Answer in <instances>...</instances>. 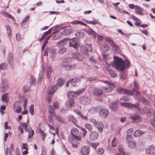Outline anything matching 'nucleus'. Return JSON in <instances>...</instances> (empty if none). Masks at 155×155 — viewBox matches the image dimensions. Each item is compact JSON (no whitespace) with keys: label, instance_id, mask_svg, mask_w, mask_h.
<instances>
[{"label":"nucleus","instance_id":"nucleus-45","mask_svg":"<svg viewBox=\"0 0 155 155\" xmlns=\"http://www.w3.org/2000/svg\"><path fill=\"white\" fill-rule=\"evenodd\" d=\"M140 101H142L143 102V104L145 105L150 106V102L144 98H141L140 100Z\"/></svg>","mask_w":155,"mask_h":155},{"label":"nucleus","instance_id":"nucleus-61","mask_svg":"<svg viewBox=\"0 0 155 155\" xmlns=\"http://www.w3.org/2000/svg\"><path fill=\"white\" fill-rule=\"evenodd\" d=\"M97 78L95 77H90L87 78V80L90 81H95L97 80Z\"/></svg>","mask_w":155,"mask_h":155},{"label":"nucleus","instance_id":"nucleus-22","mask_svg":"<svg viewBox=\"0 0 155 155\" xmlns=\"http://www.w3.org/2000/svg\"><path fill=\"white\" fill-rule=\"evenodd\" d=\"M49 116H51V117H54L55 116L54 108L51 106H49L48 109Z\"/></svg>","mask_w":155,"mask_h":155},{"label":"nucleus","instance_id":"nucleus-32","mask_svg":"<svg viewBox=\"0 0 155 155\" xmlns=\"http://www.w3.org/2000/svg\"><path fill=\"white\" fill-rule=\"evenodd\" d=\"M71 23L75 25L80 24L84 26H86L87 25L86 24L84 23L81 21L78 20H76L74 21H71Z\"/></svg>","mask_w":155,"mask_h":155},{"label":"nucleus","instance_id":"nucleus-1","mask_svg":"<svg viewBox=\"0 0 155 155\" xmlns=\"http://www.w3.org/2000/svg\"><path fill=\"white\" fill-rule=\"evenodd\" d=\"M114 67L118 71H123L125 68H127L130 65V62L127 59L124 61L121 58L116 57H114Z\"/></svg>","mask_w":155,"mask_h":155},{"label":"nucleus","instance_id":"nucleus-59","mask_svg":"<svg viewBox=\"0 0 155 155\" xmlns=\"http://www.w3.org/2000/svg\"><path fill=\"white\" fill-rule=\"evenodd\" d=\"M99 144L98 143H92L90 144V146L93 148L95 149L97 147L98 145Z\"/></svg>","mask_w":155,"mask_h":155},{"label":"nucleus","instance_id":"nucleus-23","mask_svg":"<svg viewBox=\"0 0 155 155\" xmlns=\"http://www.w3.org/2000/svg\"><path fill=\"white\" fill-rule=\"evenodd\" d=\"M65 82L64 79L62 78H59L57 81V83L55 84H57V86L61 87L63 85Z\"/></svg>","mask_w":155,"mask_h":155},{"label":"nucleus","instance_id":"nucleus-36","mask_svg":"<svg viewBox=\"0 0 155 155\" xmlns=\"http://www.w3.org/2000/svg\"><path fill=\"white\" fill-rule=\"evenodd\" d=\"M73 32V30L71 29H66L64 30V34L66 35H68L71 34Z\"/></svg>","mask_w":155,"mask_h":155},{"label":"nucleus","instance_id":"nucleus-55","mask_svg":"<svg viewBox=\"0 0 155 155\" xmlns=\"http://www.w3.org/2000/svg\"><path fill=\"white\" fill-rule=\"evenodd\" d=\"M53 117H51V116H48V120L50 123L52 125H54V119L53 118Z\"/></svg>","mask_w":155,"mask_h":155},{"label":"nucleus","instance_id":"nucleus-63","mask_svg":"<svg viewBox=\"0 0 155 155\" xmlns=\"http://www.w3.org/2000/svg\"><path fill=\"white\" fill-rule=\"evenodd\" d=\"M89 61L92 63L95 64L96 63V61L94 57H91L89 60Z\"/></svg>","mask_w":155,"mask_h":155},{"label":"nucleus","instance_id":"nucleus-17","mask_svg":"<svg viewBox=\"0 0 155 155\" xmlns=\"http://www.w3.org/2000/svg\"><path fill=\"white\" fill-rule=\"evenodd\" d=\"M101 88L102 89L103 92L105 93L110 92L112 91L113 90V87L110 84L107 87L102 86Z\"/></svg>","mask_w":155,"mask_h":155},{"label":"nucleus","instance_id":"nucleus-28","mask_svg":"<svg viewBox=\"0 0 155 155\" xmlns=\"http://www.w3.org/2000/svg\"><path fill=\"white\" fill-rule=\"evenodd\" d=\"M138 90H136L135 89H133L131 91H132L133 92V94L131 95H133L134 94H135V96L136 97L135 98L136 99L137 98V97H139L140 95V93L138 91Z\"/></svg>","mask_w":155,"mask_h":155},{"label":"nucleus","instance_id":"nucleus-35","mask_svg":"<svg viewBox=\"0 0 155 155\" xmlns=\"http://www.w3.org/2000/svg\"><path fill=\"white\" fill-rule=\"evenodd\" d=\"M74 92H69L68 94V97L70 100H74L73 98L74 96Z\"/></svg>","mask_w":155,"mask_h":155},{"label":"nucleus","instance_id":"nucleus-27","mask_svg":"<svg viewBox=\"0 0 155 155\" xmlns=\"http://www.w3.org/2000/svg\"><path fill=\"white\" fill-rule=\"evenodd\" d=\"M2 101L6 103H8L9 101V99L8 98V94L5 93L4 94L2 97Z\"/></svg>","mask_w":155,"mask_h":155},{"label":"nucleus","instance_id":"nucleus-29","mask_svg":"<svg viewBox=\"0 0 155 155\" xmlns=\"http://www.w3.org/2000/svg\"><path fill=\"white\" fill-rule=\"evenodd\" d=\"M55 119L56 120L58 121L60 123L63 124H64L66 123L65 119L60 116H56Z\"/></svg>","mask_w":155,"mask_h":155},{"label":"nucleus","instance_id":"nucleus-10","mask_svg":"<svg viewBox=\"0 0 155 155\" xmlns=\"http://www.w3.org/2000/svg\"><path fill=\"white\" fill-rule=\"evenodd\" d=\"M13 109L17 113H19L22 110L20 107V103L18 102H16L13 104Z\"/></svg>","mask_w":155,"mask_h":155},{"label":"nucleus","instance_id":"nucleus-7","mask_svg":"<svg viewBox=\"0 0 155 155\" xmlns=\"http://www.w3.org/2000/svg\"><path fill=\"white\" fill-rule=\"evenodd\" d=\"M132 122L137 123L140 122L142 120L141 117L139 115L134 114L130 117Z\"/></svg>","mask_w":155,"mask_h":155},{"label":"nucleus","instance_id":"nucleus-58","mask_svg":"<svg viewBox=\"0 0 155 155\" xmlns=\"http://www.w3.org/2000/svg\"><path fill=\"white\" fill-rule=\"evenodd\" d=\"M44 78V76L43 74H40L39 76L38 77V83H41L42 79Z\"/></svg>","mask_w":155,"mask_h":155},{"label":"nucleus","instance_id":"nucleus-26","mask_svg":"<svg viewBox=\"0 0 155 155\" xmlns=\"http://www.w3.org/2000/svg\"><path fill=\"white\" fill-rule=\"evenodd\" d=\"M143 110L144 113L146 114L147 117H150L152 115L150 109L147 107H144Z\"/></svg>","mask_w":155,"mask_h":155},{"label":"nucleus","instance_id":"nucleus-39","mask_svg":"<svg viewBox=\"0 0 155 155\" xmlns=\"http://www.w3.org/2000/svg\"><path fill=\"white\" fill-rule=\"evenodd\" d=\"M110 107L112 110L115 111L117 109L116 104L115 103H111L110 105Z\"/></svg>","mask_w":155,"mask_h":155},{"label":"nucleus","instance_id":"nucleus-3","mask_svg":"<svg viewBox=\"0 0 155 155\" xmlns=\"http://www.w3.org/2000/svg\"><path fill=\"white\" fill-rule=\"evenodd\" d=\"M71 135L68 137V140L71 143H74L76 140H81L79 134L78 129L76 128H73L71 130Z\"/></svg>","mask_w":155,"mask_h":155},{"label":"nucleus","instance_id":"nucleus-56","mask_svg":"<svg viewBox=\"0 0 155 155\" xmlns=\"http://www.w3.org/2000/svg\"><path fill=\"white\" fill-rule=\"evenodd\" d=\"M118 152L123 154L125 153L124 151L123 148L122 146H120L118 147Z\"/></svg>","mask_w":155,"mask_h":155},{"label":"nucleus","instance_id":"nucleus-21","mask_svg":"<svg viewBox=\"0 0 155 155\" xmlns=\"http://www.w3.org/2000/svg\"><path fill=\"white\" fill-rule=\"evenodd\" d=\"M71 82V83L72 85L73 86H76V84L81 81V80L80 78H74L70 80Z\"/></svg>","mask_w":155,"mask_h":155},{"label":"nucleus","instance_id":"nucleus-43","mask_svg":"<svg viewBox=\"0 0 155 155\" xmlns=\"http://www.w3.org/2000/svg\"><path fill=\"white\" fill-rule=\"evenodd\" d=\"M28 132H29L28 138H30L34 134V131L31 128H30L28 129Z\"/></svg>","mask_w":155,"mask_h":155},{"label":"nucleus","instance_id":"nucleus-6","mask_svg":"<svg viewBox=\"0 0 155 155\" xmlns=\"http://www.w3.org/2000/svg\"><path fill=\"white\" fill-rule=\"evenodd\" d=\"M90 88L93 89L92 93L95 96H100L102 95L103 93L102 89L101 87L100 88L95 87L94 86H91Z\"/></svg>","mask_w":155,"mask_h":155},{"label":"nucleus","instance_id":"nucleus-18","mask_svg":"<svg viewBox=\"0 0 155 155\" xmlns=\"http://www.w3.org/2000/svg\"><path fill=\"white\" fill-rule=\"evenodd\" d=\"M120 105L123 106H124L126 107L130 108L134 107L136 108L137 107V105L135 104H131L129 103L128 102H125V103H121Z\"/></svg>","mask_w":155,"mask_h":155},{"label":"nucleus","instance_id":"nucleus-13","mask_svg":"<svg viewBox=\"0 0 155 155\" xmlns=\"http://www.w3.org/2000/svg\"><path fill=\"white\" fill-rule=\"evenodd\" d=\"M135 9L136 13L140 15H143V11L144 10L143 8L140 7L138 5H136Z\"/></svg>","mask_w":155,"mask_h":155},{"label":"nucleus","instance_id":"nucleus-51","mask_svg":"<svg viewBox=\"0 0 155 155\" xmlns=\"http://www.w3.org/2000/svg\"><path fill=\"white\" fill-rule=\"evenodd\" d=\"M75 35L77 38H80L82 36H85V34L82 32H77L75 34Z\"/></svg>","mask_w":155,"mask_h":155},{"label":"nucleus","instance_id":"nucleus-24","mask_svg":"<svg viewBox=\"0 0 155 155\" xmlns=\"http://www.w3.org/2000/svg\"><path fill=\"white\" fill-rule=\"evenodd\" d=\"M74 104V100H69L66 101L65 104L67 107H71Z\"/></svg>","mask_w":155,"mask_h":155},{"label":"nucleus","instance_id":"nucleus-62","mask_svg":"<svg viewBox=\"0 0 155 155\" xmlns=\"http://www.w3.org/2000/svg\"><path fill=\"white\" fill-rule=\"evenodd\" d=\"M5 153L6 155H12L11 152L8 147L6 149Z\"/></svg>","mask_w":155,"mask_h":155},{"label":"nucleus","instance_id":"nucleus-42","mask_svg":"<svg viewBox=\"0 0 155 155\" xmlns=\"http://www.w3.org/2000/svg\"><path fill=\"white\" fill-rule=\"evenodd\" d=\"M55 51L53 49H51L49 51V56L51 59H53L55 55Z\"/></svg>","mask_w":155,"mask_h":155},{"label":"nucleus","instance_id":"nucleus-41","mask_svg":"<svg viewBox=\"0 0 155 155\" xmlns=\"http://www.w3.org/2000/svg\"><path fill=\"white\" fill-rule=\"evenodd\" d=\"M118 142V140L114 137L112 142V145L113 147H114L116 146Z\"/></svg>","mask_w":155,"mask_h":155},{"label":"nucleus","instance_id":"nucleus-34","mask_svg":"<svg viewBox=\"0 0 155 155\" xmlns=\"http://www.w3.org/2000/svg\"><path fill=\"white\" fill-rule=\"evenodd\" d=\"M6 28L7 29V32L8 34V36L9 37V39L11 38V29L8 25H7L6 26Z\"/></svg>","mask_w":155,"mask_h":155},{"label":"nucleus","instance_id":"nucleus-57","mask_svg":"<svg viewBox=\"0 0 155 155\" xmlns=\"http://www.w3.org/2000/svg\"><path fill=\"white\" fill-rule=\"evenodd\" d=\"M66 50V49L65 48H61L58 51V53L60 54H63L65 53Z\"/></svg>","mask_w":155,"mask_h":155},{"label":"nucleus","instance_id":"nucleus-50","mask_svg":"<svg viewBox=\"0 0 155 155\" xmlns=\"http://www.w3.org/2000/svg\"><path fill=\"white\" fill-rule=\"evenodd\" d=\"M66 40L64 39L58 42L57 45L58 46H59L60 45L61 46H63L66 43Z\"/></svg>","mask_w":155,"mask_h":155},{"label":"nucleus","instance_id":"nucleus-20","mask_svg":"<svg viewBox=\"0 0 155 155\" xmlns=\"http://www.w3.org/2000/svg\"><path fill=\"white\" fill-rule=\"evenodd\" d=\"M13 54L12 53H10L8 54V60L9 64L11 66H12L13 64Z\"/></svg>","mask_w":155,"mask_h":155},{"label":"nucleus","instance_id":"nucleus-44","mask_svg":"<svg viewBox=\"0 0 155 155\" xmlns=\"http://www.w3.org/2000/svg\"><path fill=\"white\" fill-rule=\"evenodd\" d=\"M74 58L77 59L78 61H81L83 59L82 58H80V56L79 54L76 53L73 56Z\"/></svg>","mask_w":155,"mask_h":155},{"label":"nucleus","instance_id":"nucleus-48","mask_svg":"<svg viewBox=\"0 0 155 155\" xmlns=\"http://www.w3.org/2000/svg\"><path fill=\"white\" fill-rule=\"evenodd\" d=\"M29 112L32 115L34 114V105L31 104L30 106V109L29 110Z\"/></svg>","mask_w":155,"mask_h":155},{"label":"nucleus","instance_id":"nucleus-47","mask_svg":"<svg viewBox=\"0 0 155 155\" xmlns=\"http://www.w3.org/2000/svg\"><path fill=\"white\" fill-rule=\"evenodd\" d=\"M36 79L33 76H31L29 78V83L31 85H33L35 82Z\"/></svg>","mask_w":155,"mask_h":155},{"label":"nucleus","instance_id":"nucleus-53","mask_svg":"<svg viewBox=\"0 0 155 155\" xmlns=\"http://www.w3.org/2000/svg\"><path fill=\"white\" fill-rule=\"evenodd\" d=\"M95 109L96 112H100V110L102 109V107L100 105H97V106L94 107Z\"/></svg>","mask_w":155,"mask_h":155},{"label":"nucleus","instance_id":"nucleus-8","mask_svg":"<svg viewBox=\"0 0 155 155\" xmlns=\"http://www.w3.org/2000/svg\"><path fill=\"white\" fill-rule=\"evenodd\" d=\"M117 91L118 93L120 94H125L128 95H132L133 92L130 90H126L121 88H119L117 89Z\"/></svg>","mask_w":155,"mask_h":155},{"label":"nucleus","instance_id":"nucleus-30","mask_svg":"<svg viewBox=\"0 0 155 155\" xmlns=\"http://www.w3.org/2000/svg\"><path fill=\"white\" fill-rule=\"evenodd\" d=\"M80 51L82 54L86 55H88L89 54V53L84 47L81 48Z\"/></svg>","mask_w":155,"mask_h":155},{"label":"nucleus","instance_id":"nucleus-60","mask_svg":"<svg viewBox=\"0 0 155 155\" xmlns=\"http://www.w3.org/2000/svg\"><path fill=\"white\" fill-rule=\"evenodd\" d=\"M104 149L102 148H98L97 152L99 154H102L104 152Z\"/></svg>","mask_w":155,"mask_h":155},{"label":"nucleus","instance_id":"nucleus-46","mask_svg":"<svg viewBox=\"0 0 155 155\" xmlns=\"http://www.w3.org/2000/svg\"><path fill=\"white\" fill-rule=\"evenodd\" d=\"M85 127L88 130L89 132H91L92 130V126L88 123L84 125Z\"/></svg>","mask_w":155,"mask_h":155},{"label":"nucleus","instance_id":"nucleus-14","mask_svg":"<svg viewBox=\"0 0 155 155\" xmlns=\"http://www.w3.org/2000/svg\"><path fill=\"white\" fill-rule=\"evenodd\" d=\"M89 152L90 148L88 146H84L82 147L81 150V152L83 155H87Z\"/></svg>","mask_w":155,"mask_h":155},{"label":"nucleus","instance_id":"nucleus-16","mask_svg":"<svg viewBox=\"0 0 155 155\" xmlns=\"http://www.w3.org/2000/svg\"><path fill=\"white\" fill-rule=\"evenodd\" d=\"M155 150V147L153 145L150 146L146 150V153L149 154H153Z\"/></svg>","mask_w":155,"mask_h":155},{"label":"nucleus","instance_id":"nucleus-25","mask_svg":"<svg viewBox=\"0 0 155 155\" xmlns=\"http://www.w3.org/2000/svg\"><path fill=\"white\" fill-rule=\"evenodd\" d=\"M1 13L3 15L11 19L13 21H15V19L10 14L7 13L5 11H2L1 12Z\"/></svg>","mask_w":155,"mask_h":155},{"label":"nucleus","instance_id":"nucleus-4","mask_svg":"<svg viewBox=\"0 0 155 155\" xmlns=\"http://www.w3.org/2000/svg\"><path fill=\"white\" fill-rule=\"evenodd\" d=\"M133 136L130 135H127L126 137V140L129 147L131 149L134 148L136 146V143L132 139Z\"/></svg>","mask_w":155,"mask_h":155},{"label":"nucleus","instance_id":"nucleus-5","mask_svg":"<svg viewBox=\"0 0 155 155\" xmlns=\"http://www.w3.org/2000/svg\"><path fill=\"white\" fill-rule=\"evenodd\" d=\"M80 102L81 104L84 105H87L91 102V98L88 96H82L80 98Z\"/></svg>","mask_w":155,"mask_h":155},{"label":"nucleus","instance_id":"nucleus-38","mask_svg":"<svg viewBox=\"0 0 155 155\" xmlns=\"http://www.w3.org/2000/svg\"><path fill=\"white\" fill-rule=\"evenodd\" d=\"M108 71L112 77L114 78L116 76L117 74L115 71L110 70H108Z\"/></svg>","mask_w":155,"mask_h":155},{"label":"nucleus","instance_id":"nucleus-40","mask_svg":"<svg viewBox=\"0 0 155 155\" xmlns=\"http://www.w3.org/2000/svg\"><path fill=\"white\" fill-rule=\"evenodd\" d=\"M119 74L120 75V79L122 80L125 79L127 77L126 73L124 72H121Z\"/></svg>","mask_w":155,"mask_h":155},{"label":"nucleus","instance_id":"nucleus-2","mask_svg":"<svg viewBox=\"0 0 155 155\" xmlns=\"http://www.w3.org/2000/svg\"><path fill=\"white\" fill-rule=\"evenodd\" d=\"M72 61L71 58H67L64 59L61 62V67L66 71H71L74 69L76 67V65L71 64Z\"/></svg>","mask_w":155,"mask_h":155},{"label":"nucleus","instance_id":"nucleus-19","mask_svg":"<svg viewBox=\"0 0 155 155\" xmlns=\"http://www.w3.org/2000/svg\"><path fill=\"white\" fill-rule=\"evenodd\" d=\"M68 120L70 122H71L74 124V125L77 127H78L76 124L77 122V120L72 115H69L68 118Z\"/></svg>","mask_w":155,"mask_h":155},{"label":"nucleus","instance_id":"nucleus-11","mask_svg":"<svg viewBox=\"0 0 155 155\" xmlns=\"http://www.w3.org/2000/svg\"><path fill=\"white\" fill-rule=\"evenodd\" d=\"M109 114V112L108 110L105 109H103L101 110L99 112V115L102 118H106Z\"/></svg>","mask_w":155,"mask_h":155},{"label":"nucleus","instance_id":"nucleus-52","mask_svg":"<svg viewBox=\"0 0 155 155\" xmlns=\"http://www.w3.org/2000/svg\"><path fill=\"white\" fill-rule=\"evenodd\" d=\"M85 90L84 88H83L78 90L74 92V93L76 94L80 95L81 94V93L84 92Z\"/></svg>","mask_w":155,"mask_h":155},{"label":"nucleus","instance_id":"nucleus-49","mask_svg":"<svg viewBox=\"0 0 155 155\" xmlns=\"http://www.w3.org/2000/svg\"><path fill=\"white\" fill-rule=\"evenodd\" d=\"M88 32L90 34L93 35L94 37H96L97 35V34L91 28L89 29Z\"/></svg>","mask_w":155,"mask_h":155},{"label":"nucleus","instance_id":"nucleus-37","mask_svg":"<svg viewBox=\"0 0 155 155\" xmlns=\"http://www.w3.org/2000/svg\"><path fill=\"white\" fill-rule=\"evenodd\" d=\"M52 70L50 67H48L47 69V76L48 78L51 77V74L52 72Z\"/></svg>","mask_w":155,"mask_h":155},{"label":"nucleus","instance_id":"nucleus-64","mask_svg":"<svg viewBox=\"0 0 155 155\" xmlns=\"http://www.w3.org/2000/svg\"><path fill=\"white\" fill-rule=\"evenodd\" d=\"M113 48L117 52H119L120 51L119 47L116 44L113 45Z\"/></svg>","mask_w":155,"mask_h":155},{"label":"nucleus","instance_id":"nucleus-15","mask_svg":"<svg viewBox=\"0 0 155 155\" xmlns=\"http://www.w3.org/2000/svg\"><path fill=\"white\" fill-rule=\"evenodd\" d=\"M58 88L57 84H55L52 86L48 90V93L49 95H53L55 92Z\"/></svg>","mask_w":155,"mask_h":155},{"label":"nucleus","instance_id":"nucleus-12","mask_svg":"<svg viewBox=\"0 0 155 155\" xmlns=\"http://www.w3.org/2000/svg\"><path fill=\"white\" fill-rule=\"evenodd\" d=\"M94 126L98 130L99 132H102L104 126L102 122H97L96 124L94 125Z\"/></svg>","mask_w":155,"mask_h":155},{"label":"nucleus","instance_id":"nucleus-33","mask_svg":"<svg viewBox=\"0 0 155 155\" xmlns=\"http://www.w3.org/2000/svg\"><path fill=\"white\" fill-rule=\"evenodd\" d=\"M85 49L89 53L92 51V48L91 45L90 44H87L85 45Z\"/></svg>","mask_w":155,"mask_h":155},{"label":"nucleus","instance_id":"nucleus-54","mask_svg":"<svg viewBox=\"0 0 155 155\" xmlns=\"http://www.w3.org/2000/svg\"><path fill=\"white\" fill-rule=\"evenodd\" d=\"M120 100L124 101H130V99L128 96H124L120 98Z\"/></svg>","mask_w":155,"mask_h":155},{"label":"nucleus","instance_id":"nucleus-31","mask_svg":"<svg viewBox=\"0 0 155 155\" xmlns=\"http://www.w3.org/2000/svg\"><path fill=\"white\" fill-rule=\"evenodd\" d=\"M144 132L140 130H136L134 134V137H137L140 136L144 134Z\"/></svg>","mask_w":155,"mask_h":155},{"label":"nucleus","instance_id":"nucleus-9","mask_svg":"<svg viewBox=\"0 0 155 155\" xmlns=\"http://www.w3.org/2000/svg\"><path fill=\"white\" fill-rule=\"evenodd\" d=\"M99 136V134L96 131H92L89 136L90 139L92 141L96 140Z\"/></svg>","mask_w":155,"mask_h":155}]
</instances>
